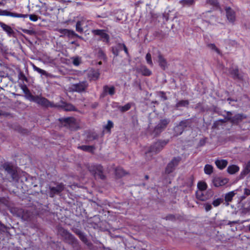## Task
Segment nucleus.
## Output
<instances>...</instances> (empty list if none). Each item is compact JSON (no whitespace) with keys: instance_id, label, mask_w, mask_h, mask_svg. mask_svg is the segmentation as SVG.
<instances>
[{"instance_id":"nucleus-1","label":"nucleus","mask_w":250,"mask_h":250,"mask_svg":"<svg viewBox=\"0 0 250 250\" xmlns=\"http://www.w3.org/2000/svg\"><path fill=\"white\" fill-rule=\"evenodd\" d=\"M88 84L85 81L80 82L78 83H72L69 87L71 91L81 93L86 90Z\"/></svg>"},{"instance_id":"nucleus-2","label":"nucleus","mask_w":250,"mask_h":250,"mask_svg":"<svg viewBox=\"0 0 250 250\" xmlns=\"http://www.w3.org/2000/svg\"><path fill=\"white\" fill-rule=\"evenodd\" d=\"M58 232L64 238L67 243L72 245L77 243V241L75 238L65 229L61 228L59 229Z\"/></svg>"},{"instance_id":"nucleus-3","label":"nucleus","mask_w":250,"mask_h":250,"mask_svg":"<svg viewBox=\"0 0 250 250\" xmlns=\"http://www.w3.org/2000/svg\"><path fill=\"white\" fill-rule=\"evenodd\" d=\"M31 102H34L36 103L37 104H40L42 106L45 107H54L55 105L50 102H49L47 99L45 98H43L41 96H36L33 97L31 100Z\"/></svg>"},{"instance_id":"nucleus-4","label":"nucleus","mask_w":250,"mask_h":250,"mask_svg":"<svg viewBox=\"0 0 250 250\" xmlns=\"http://www.w3.org/2000/svg\"><path fill=\"white\" fill-rule=\"evenodd\" d=\"M89 170L95 176L97 175L101 179H104L103 167L101 165H91L89 167Z\"/></svg>"},{"instance_id":"nucleus-5","label":"nucleus","mask_w":250,"mask_h":250,"mask_svg":"<svg viewBox=\"0 0 250 250\" xmlns=\"http://www.w3.org/2000/svg\"><path fill=\"white\" fill-rule=\"evenodd\" d=\"M180 161L181 158L180 157L173 158L168 164L166 168V172L167 173L172 172L175 169V167L178 165Z\"/></svg>"},{"instance_id":"nucleus-6","label":"nucleus","mask_w":250,"mask_h":250,"mask_svg":"<svg viewBox=\"0 0 250 250\" xmlns=\"http://www.w3.org/2000/svg\"><path fill=\"white\" fill-rule=\"evenodd\" d=\"M64 125L71 130H76L79 128V125L76 120L73 117H69L64 119Z\"/></svg>"},{"instance_id":"nucleus-7","label":"nucleus","mask_w":250,"mask_h":250,"mask_svg":"<svg viewBox=\"0 0 250 250\" xmlns=\"http://www.w3.org/2000/svg\"><path fill=\"white\" fill-rule=\"evenodd\" d=\"M166 144V142L163 141H159L156 142L153 145V146H151L150 151L147 153L148 154L149 152L156 153L159 152L162 149Z\"/></svg>"},{"instance_id":"nucleus-8","label":"nucleus","mask_w":250,"mask_h":250,"mask_svg":"<svg viewBox=\"0 0 250 250\" xmlns=\"http://www.w3.org/2000/svg\"><path fill=\"white\" fill-rule=\"evenodd\" d=\"M196 198L202 201H206L209 199L211 196L209 193L206 190H198L196 193Z\"/></svg>"},{"instance_id":"nucleus-9","label":"nucleus","mask_w":250,"mask_h":250,"mask_svg":"<svg viewBox=\"0 0 250 250\" xmlns=\"http://www.w3.org/2000/svg\"><path fill=\"white\" fill-rule=\"evenodd\" d=\"M229 182L227 178H222L221 177H215L213 179L212 182L215 187H222L227 184Z\"/></svg>"},{"instance_id":"nucleus-10","label":"nucleus","mask_w":250,"mask_h":250,"mask_svg":"<svg viewBox=\"0 0 250 250\" xmlns=\"http://www.w3.org/2000/svg\"><path fill=\"white\" fill-rule=\"evenodd\" d=\"M64 188V186L62 184H60L57 185L56 187H50V196L53 197L55 194H58L63 190Z\"/></svg>"},{"instance_id":"nucleus-11","label":"nucleus","mask_w":250,"mask_h":250,"mask_svg":"<svg viewBox=\"0 0 250 250\" xmlns=\"http://www.w3.org/2000/svg\"><path fill=\"white\" fill-rule=\"evenodd\" d=\"M226 11L228 20L231 22H234L235 20V12L230 7H227Z\"/></svg>"},{"instance_id":"nucleus-12","label":"nucleus","mask_w":250,"mask_h":250,"mask_svg":"<svg viewBox=\"0 0 250 250\" xmlns=\"http://www.w3.org/2000/svg\"><path fill=\"white\" fill-rule=\"evenodd\" d=\"M158 62L160 66L163 69H165L167 66L166 60L162 56V55L159 53L158 56Z\"/></svg>"},{"instance_id":"nucleus-13","label":"nucleus","mask_w":250,"mask_h":250,"mask_svg":"<svg viewBox=\"0 0 250 250\" xmlns=\"http://www.w3.org/2000/svg\"><path fill=\"white\" fill-rule=\"evenodd\" d=\"M0 26L9 36H11L14 33V31L12 28L5 23L0 21Z\"/></svg>"},{"instance_id":"nucleus-14","label":"nucleus","mask_w":250,"mask_h":250,"mask_svg":"<svg viewBox=\"0 0 250 250\" xmlns=\"http://www.w3.org/2000/svg\"><path fill=\"white\" fill-rule=\"evenodd\" d=\"M215 163L218 168L222 169L227 166L228 162L226 160H217Z\"/></svg>"},{"instance_id":"nucleus-15","label":"nucleus","mask_w":250,"mask_h":250,"mask_svg":"<svg viewBox=\"0 0 250 250\" xmlns=\"http://www.w3.org/2000/svg\"><path fill=\"white\" fill-rule=\"evenodd\" d=\"M168 122L167 120H163L158 124L155 128V130L156 131H161V129L165 128L167 125Z\"/></svg>"},{"instance_id":"nucleus-16","label":"nucleus","mask_w":250,"mask_h":250,"mask_svg":"<svg viewBox=\"0 0 250 250\" xmlns=\"http://www.w3.org/2000/svg\"><path fill=\"white\" fill-rule=\"evenodd\" d=\"M59 32L63 35H67L68 36H75L79 38H81L80 36H78L74 32V31L72 30H69L66 29H61L59 30Z\"/></svg>"},{"instance_id":"nucleus-17","label":"nucleus","mask_w":250,"mask_h":250,"mask_svg":"<svg viewBox=\"0 0 250 250\" xmlns=\"http://www.w3.org/2000/svg\"><path fill=\"white\" fill-rule=\"evenodd\" d=\"M22 89L25 94V97L29 101H31V99L33 98L34 96L31 94L30 91L26 86H22Z\"/></svg>"},{"instance_id":"nucleus-18","label":"nucleus","mask_w":250,"mask_h":250,"mask_svg":"<svg viewBox=\"0 0 250 250\" xmlns=\"http://www.w3.org/2000/svg\"><path fill=\"white\" fill-rule=\"evenodd\" d=\"M239 170V167L236 165L229 166L227 169L228 172L230 174H233L238 172Z\"/></svg>"},{"instance_id":"nucleus-19","label":"nucleus","mask_w":250,"mask_h":250,"mask_svg":"<svg viewBox=\"0 0 250 250\" xmlns=\"http://www.w3.org/2000/svg\"><path fill=\"white\" fill-rule=\"evenodd\" d=\"M196 0H181L179 3L183 6H190L195 3Z\"/></svg>"},{"instance_id":"nucleus-20","label":"nucleus","mask_w":250,"mask_h":250,"mask_svg":"<svg viewBox=\"0 0 250 250\" xmlns=\"http://www.w3.org/2000/svg\"><path fill=\"white\" fill-rule=\"evenodd\" d=\"M140 72L144 76H150L151 74V71L146 66H142L140 68Z\"/></svg>"},{"instance_id":"nucleus-21","label":"nucleus","mask_w":250,"mask_h":250,"mask_svg":"<svg viewBox=\"0 0 250 250\" xmlns=\"http://www.w3.org/2000/svg\"><path fill=\"white\" fill-rule=\"evenodd\" d=\"M235 194L236 193L234 191H231L226 194L225 196V200L226 202H229L231 201L232 198L234 197Z\"/></svg>"},{"instance_id":"nucleus-22","label":"nucleus","mask_w":250,"mask_h":250,"mask_svg":"<svg viewBox=\"0 0 250 250\" xmlns=\"http://www.w3.org/2000/svg\"><path fill=\"white\" fill-rule=\"evenodd\" d=\"M78 148H80L81 149H82L83 151L90 152H92L95 149L94 147L92 146H86V145H83V146H79Z\"/></svg>"},{"instance_id":"nucleus-23","label":"nucleus","mask_w":250,"mask_h":250,"mask_svg":"<svg viewBox=\"0 0 250 250\" xmlns=\"http://www.w3.org/2000/svg\"><path fill=\"white\" fill-rule=\"evenodd\" d=\"M104 90L105 92L108 93L110 95H113L115 93V87L114 86L109 87L105 85L104 87Z\"/></svg>"},{"instance_id":"nucleus-24","label":"nucleus","mask_w":250,"mask_h":250,"mask_svg":"<svg viewBox=\"0 0 250 250\" xmlns=\"http://www.w3.org/2000/svg\"><path fill=\"white\" fill-rule=\"evenodd\" d=\"M84 24V21H77L76 25V31L79 33H82L83 32V29L82 26Z\"/></svg>"},{"instance_id":"nucleus-25","label":"nucleus","mask_w":250,"mask_h":250,"mask_svg":"<svg viewBox=\"0 0 250 250\" xmlns=\"http://www.w3.org/2000/svg\"><path fill=\"white\" fill-rule=\"evenodd\" d=\"M243 116L241 114H238L236 115L231 119V121L233 124H237L239 121L243 119Z\"/></svg>"},{"instance_id":"nucleus-26","label":"nucleus","mask_w":250,"mask_h":250,"mask_svg":"<svg viewBox=\"0 0 250 250\" xmlns=\"http://www.w3.org/2000/svg\"><path fill=\"white\" fill-rule=\"evenodd\" d=\"M204 172L206 174H211L213 172V167L210 165H205L204 167Z\"/></svg>"},{"instance_id":"nucleus-27","label":"nucleus","mask_w":250,"mask_h":250,"mask_svg":"<svg viewBox=\"0 0 250 250\" xmlns=\"http://www.w3.org/2000/svg\"><path fill=\"white\" fill-rule=\"evenodd\" d=\"M131 103H127L124 106H119V109L122 112H125L131 108Z\"/></svg>"},{"instance_id":"nucleus-28","label":"nucleus","mask_w":250,"mask_h":250,"mask_svg":"<svg viewBox=\"0 0 250 250\" xmlns=\"http://www.w3.org/2000/svg\"><path fill=\"white\" fill-rule=\"evenodd\" d=\"M115 174L118 177H121L125 174V171L121 167H118L115 170Z\"/></svg>"},{"instance_id":"nucleus-29","label":"nucleus","mask_w":250,"mask_h":250,"mask_svg":"<svg viewBox=\"0 0 250 250\" xmlns=\"http://www.w3.org/2000/svg\"><path fill=\"white\" fill-rule=\"evenodd\" d=\"M32 65L33 69H34V71H36L37 72H38L39 73H40V74H41L42 75H47V73H46V72L45 70L38 67L37 66H36L34 64H32Z\"/></svg>"},{"instance_id":"nucleus-30","label":"nucleus","mask_w":250,"mask_h":250,"mask_svg":"<svg viewBox=\"0 0 250 250\" xmlns=\"http://www.w3.org/2000/svg\"><path fill=\"white\" fill-rule=\"evenodd\" d=\"M197 187L198 190H206L207 188V185L204 182H200L198 183Z\"/></svg>"},{"instance_id":"nucleus-31","label":"nucleus","mask_w":250,"mask_h":250,"mask_svg":"<svg viewBox=\"0 0 250 250\" xmlns=\"http://www.w3.org/2000/svg\"><path fill=\"white\" fill-rule=\"evenodd\" d=\"M146 62L150 66H153V63L152 61L151 55L150 53H147L146 55Z\"/></svg>"},{"instance_id":"nucleus-32","label":"nucleus","mask_w":250,"mask_h":250,"mask_svg":"<svg viewBox=\"0 0 250 250\" xmlns=\"http://www.w3.org/2000/svg\"><path fill=\"white\" fill-rule=\"evenodd\" d=\"M12 17L14 18H25L29 17V15L27 14H17L15 13H12L11 15Z\"/></svg>"},{"instance_id":"nucleus-33","label":"nucleus","mask_w":250,"mask_h":250,"mask_svg":"<svg viewBox=\"0 0 250 250\" xmlns=\"http://www.w3.org/2000/svg\"><path fill=\"white\" fill-rule=\"evenodd\" d=\"M12 12H9L6 10H1L0 9V16L11 17Z\"/></svg>"},{"instance_id":"nucleus-34","label":"nucleus","mask_w":250,"mask_h":250,"mask_svg":"<svg viewBox=\"0 0 250 250\" xmlns=\"http://www.w3.org/2000/svg\"><path fill=\"white\" fill-rule=\"evenodd\" d=\"M223 202V200L221 198H217L213 200L212 205L214 207L219 206L221 203Z\"/></svg>"},{"instance_id":"nucleus-35","label":"nucleus","mask_w":250,"mask_h":250,"mask_svg":"<svg viewBox=\"0 0 250 250\" xmlns=\"http://www.w3.org/2000/svg\"><path fill=\"white\" fill-rule=\"evenodd\" d=\"M188 104V101H181L177 104V107L186 106Z\"/></svg>"},{"instance_id":"nucleus-36","label":"nucleus","mask_w":250,"mask_h":250,"mask_svg":"<svg viewBox=\"0 0 250 250\" xmlns=\"http://www.w3.org/2000/svg\"><path fill=\"white\" fill-rule=\"evenodd\" d=\"M64 110L66 111L75 110V107L71 104H66L64 106Z\"/></svg>"},{"instance_id":"nucleus-37","label":"nucleus","mask_w":250,"mask_h":250,"mask_svg":"<svg viewBox=\"0 0 250 250\" xmlns=\"http://www.w3.org/2000/svg\"><path fill=\"white\" fill-rule=\"evenodd\" d=\"M250 171V162L248 163L245 169L241 172V175H246Z\"/></svg>"},{"instance_id":"nucleus-38","label":"nucleus","mask_w":250,"mask_h":250,"mask_svg":"<svg viewBox=\"0 0 250 250\" xmlns=\"http://www.w3.org/2000/svg\"><path fill=\"white\" fill-rule=\"evenodd\" d=\"M207 2L213 6H217L218 4V0H207Z\"/></svg>"},{"instance_id":"nucleus-39","label":"nucleus","mask_w":250,"mask_h":250,"mask_svg":"<svg viewBox=\"0 0 250 250\" xmlns=\"http://www.w3.org/2000/svg\"><path fill=\"white\" fill-rule=\"evenodd\" d=\"M113 126V123L111 121H108L107 125L104 126V128L110 131V130Z\"/></svg>"},{"instance_id":"nucleus-40","label":"nucleus","mask_w":250,"mask_h":250,"mask_svg":"<svg viewBox=\"0 0 250 250\" xmlns=\"http://www.w3.org/2000/svg\"><path fill=\"white\" fill-rule=\"evenodd\" d=\"M81 63V59L78 57L73 58V64L75 66H78Z\"/></svg>"},{"instance_id":"nucleus-41","label":"nucleus","mask_w":250,"mask_h":250,"mask_svg":"<svg viewBox=\"0 0 250 250\" xmlns=\"http://www.w3.org/2000/svg\"><path fill=\"white\" fill-rule=\"evenodd\" d=\"M29 18L30 21H36L38 20V18L37 15L34 14H31L29 15Z\"/></svg>"},{"instance_id":"nucleus-42","label":"nucleus","mask_w":250,"mask_h":250,"mask_svg":"<svg viewBox=\"0 0 250 250\" xmlns=\"http://www.w3.org/2000/svg\"><path fill=\"white\" fill-rule=\"evenodd\" d=\"M104 32V31L102 30H94L93 31V33L94 34L99 35L100 36H101Z\"/></svg>"},{"instance_id":"nucleus-43","label":"nucleus","mask_w":250,"mask_h":250,"mask_svg":"<svg viewBox=\"0 0 250 250\" xmlns=\"http://www.w3.org/2000/svg\"><path fill=\"white\" fill-rule=\"evenodd\" d=\"M101 37L102 39H104V41H106V42H108L109 36L105 32L104 33H103Z\"/></svg>"},{"instance_id":"nucleus-44","label":"nucleus","mask_w":250,"mask_h":250,"mask_svg":"<svg viewBox=\"0 0 250 250\" xmlns=\"http://www.w3.org/2000/svg\"><path fill=\"white\" fill-rule=\"evenodd\" d=\"M205 209L206 211H208L212 208L211 205L209 203H206L204 204Z\"/></svg>"},{"instance_id":"nucleus-45","label":"nucleus","mask_w":250,"mask_h":250,"mask_svg":"<svg viewBox=\"0 0 250 250\" xmlns=\"http://www.w3.org/2000/svg\"><path fill=\"white\" fill-rule=\"evenodd\" d=\"M80 238L83 242L86 243L87 242L86 238L83 233L80 234Z\"/></svg>"},{"instance_id":"nucleus-46","label":"nucleus","mask_w":250,"mask_h":250,"mask_svg":"<svg viewBox=\"0 0 250 250\" xmlns=\"http://www.w3.org/2000/svg\"><path fill=\"white\" fill-rule=\"evenodd\" d=\"M4 168L5 170L8 172L10 173L11 172L12 168L9 165H5L4 166Z\"/></svg>"},{"instance_id":"nucleus-47","label":"nucleus","mask_w":250,"mask_h":250,"mask_svg":"<svg viewBox=\"0 0 250 250\" xmlns=\"http://www.w3.org/2000/svg\"><path fill=\"white\" fill-rule=\"evenodd\" d=\"M99 73L98 72H96V73H95L93 75V79L94 80H97L98 79L99 77Z\"/></svg>"},{"instance_id":"nucleus-48","label":"nucleus","mask_w":250,"mask_h":250,"mask_svg":"<svg viewBox=\"0 0 250 250\" xmlns=\"http://www.w3.org/2000/svg\"><path fill=\"white\" fill-rule=\"evenodd\" d=\"M210 46L212 48L214 49L217 51L218 53H219V51L218 49L216 47L215 45L214 44H211L210 45Z\"/></svg>"},{"instance_id":"nucleus-49","label":"nucleus","mask_w":250,"mask_h":250,"mask_svg":"<svg viewBox=\"0 0 250 250\" xmlns=\"http://www.w3.org/2000/svg\"><path fill=\"white\" fill-rule=\"evenodd\" d=\"M24 32L28 34H31L32 31L29 30H25Z\"/></svg>"},{"instance_id":"nucleus-50","label":"nucleus","mask_w":250,"mask_h":250,"mask_svg":"<svg viewBox=\"0 0 250 250\" xmlns=\"http://www.w3.org/2000/svg\"><path fill=\"white\" fill-rule=\"evenodd\" d=\"M245 193L247 195L250 194V190L249 189H245Z\"/></svg>"},{"instance_id":"nucleus-51","label":"nucleus","mask_w":250,"mask_h":250,"mask_svg":"<svg viewBox=\"0 0 250 250\" xmlns=\"http://www.w3.org/2000/svg\"><path fill=\"white\" fill-rule=\"evenodd\" d=\"M124 50L126 54H128L127 49L125 45H124Z\"/></svg>"},{"instance_id":"nucleus-52","label":"nucleus","mask_w":250,"mask_h":250,"mask_svg":"<svg viewBox=\"0 0 250 250\" xmlns=\"http://www.w3.org/2000/svg\"><path fill=\"white\" fill-rule=\"evenodd\" d=\"M234 76L237 77L238 76V70H236L234 72Z\"/></svg>"},{"instance_id":"nucleus-53","label":"nucleus","mask_w":250,"mask_h":250,"mask_svg":"<svg viewBox=\"0 0 250 250\" xmlns=\"http://www.w3.org/2000/svg\"><path fill=\"white\" fill-rule=\"evenodd\" d=\"M0 5H3V4L2 2L0 1Z\"/></svg>"},{"instance_id":"nucleus-54","label":"nucleus","mask_w":250,"mask_h":250,"mask_svg":"<svg viewBox=\"0 0 250 250\" xmlns=\"http://www.w3.org/2000/svg\"><path fill=\"white\" fill-rule=\"evenodd\" d=\"M249 229H250V227H249Z\"/></svg>"}]
</instances>
